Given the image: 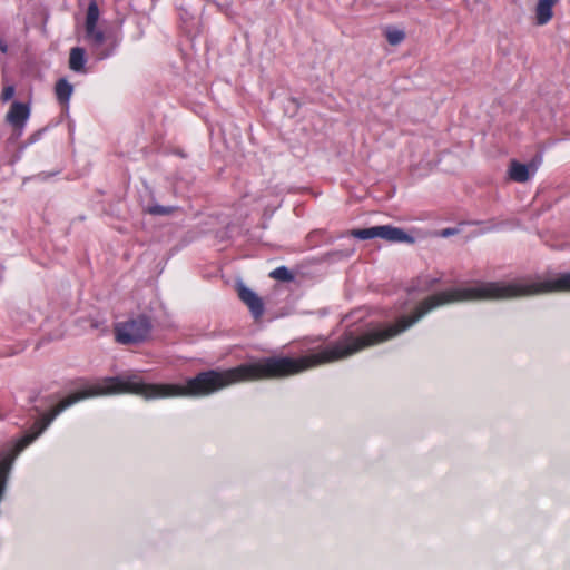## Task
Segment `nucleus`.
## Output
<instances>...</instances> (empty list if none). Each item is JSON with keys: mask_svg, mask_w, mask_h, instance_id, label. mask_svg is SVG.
<instances>
[{"mask_svg": "<svg viewBox=\"0 0 570 570\" xmlns=\"http://www.w3.org/2000/svg\"><path fill=\"white\" fill-rule=\"evenodd\" d=\"M549 292H570V272L542 282H479L472 286L452 288V303L479 299H512Z\"/></svg>", "mask_w": 570, "mask_h": 570, "instance_id": "obj_1", "label": "nucleus"}, {"mask_svg": "<svg viewBox=\"0 0 570 570\" xmlns=\"http://www.w3.org/2000/svg\"><path fill=\"white\" fill-rule=\"evenodd\" d=\"M151 331V322L145 315H139L115 327L116 341L120 344H138L147 340Z\"/></svg>", "mask_w": 570, "mask_h": 570, "instance_id": "obj_2", "label": "nucleus"}, {"mask_svg": "<svg viewBox=\"0 0 570 570\" xmlns=\"http://www.w3.org/2000/svg\"><path fill=\"white\" fill-rule=\"evenodd\" d=\"M29 117L30 107L24 102L13 101L6 115V121L13 128L14 135L20 137Z\"/></svg>", "mask_w": 570, "mask_h": 570, "instance_id": "obj_3", "label": "nucleus"}, {"mask_svg": "<svg viewBox=\"0 0 570 570\" xmlns=\"http://www.w3.org/2000/svg\"><path fill=\"white\" fill-rule=\"evenodd\" d=\"M237 291L238 297L248 306L252 315L259 318L264 313V304L261 297L244 284H238Z\"/></svg>", "mask_w": 570, "mask_h": 570, "instance_id": "obj_4", "label": "nucleus"}, {"mask_svg": "<svg viewBox=\"0 0 570 570\" xmlns=\"http://www.w3.org/2000/svg\"><path fill=\"white\" fill-rule=\"evenodd\" d=\"M377 237L391 243H413L414 238L402 228L391 225L377 226Z\"/></svg>", "mask_w": 570, "mask_h": 570, "instance_id": "obj_5", "label": "nucleus"}, {"mask_svg": "<svg viewBox=\"0 0 570 570\" xmlns=\"http://www.w3.org/2000/svg\"><path fill=\"white\" fill-rule=\"evenodd\" d=\"M538 169L535 164L525 165L518 160H511L509 167V177L517 183H525Z\"/></svg>", "mask_w": 570, "mask_h": 570, "instance_id": "obj_6", "label": "nucleus"}, {"mask_svg": "<svg viewBox=\"0 0 570 570\" xmlns=\"http://www.w3.org/2000/svg\"><path fill=\"white\" fill-rule=\"evenodd\" d=\"M559 0H538L534 8V18L537 26H544L553 18V8Z\"/></svg>", "mask_w": 570, "mask_h": 570, "instance_id": "obj_7", "label": "nucleus"}, {"mask_svg": "<svg viewBox=\"0 0 570 570\" xmlns=\"http://www.w3.org/2000/svg\"><path fill=\"white\" fill-rule=\"evenodd\" d=\"M86 51L81 47H75L70 50L69 68L76 72L85 70Z\"/></svg>", "mask_w": 570, "mask_h": 570, "instance_id": "obj_8", "label": "nucleus"}, {"mask_svg": "<svg viewBox=\"0 0 570 570\" xmlns=\"http://www.w3.org/2000/svg\"><path fill=\"white\" fill-rule=\"evenodd\" d=\"M55 92L58 101L62 105H67L73 92V87L67 81V79L61 78L56 83Z\"/></svg>", "mask_w": 570, "mask_h": 570, "instance_id": "obj_9", "label": "nucleus"}, {"mask_svg": "<svg viewBox=\"0 0 570 570\" xmlns=\"http://www.w3.org/2000/svg\"><path fill=\"white\" fill-rule=\"evenodd\" d=\"M86 39L91 42L95 47H100L105 42V33L97 29V26H85Z\"/></svg>", "mask_w": 570, "mask_h": 570, "instance_id": "obj_10", "label": "nucleus"}, {"mask_svg": "<svg viewBox=\"0 0 570 570\" xmlns=\"http://www.w3.org/2000/svg\"><path fill=\"white\" fill-rule=\"evenodd\" d=\"M385 37L390 45L397 46L405 39V32L395 27H387L385 29Z\"/></svg>", "mask_w": 570, "mask_h": 570, "instance_id": "obj_11", "label": "nucleus"}, {"mask_svg": "<svg viewBox=\"0 0 570 570\" xmlns=\"http://www.w3.org/2000/svg\"><path fill=\"white\" fill-rule=\"evenodd\" d=\"M98 19H99L98 4L96 3V1H91L88 4L85 26H89V28H91L92 26H97Z\"/></svg>", "mask_w": 570, "mask_h": 570, "instance_id": "obj_12", "label": "nucleus"}, {"mask_svg": "<svg viewBox=\"0 0 570 570\" xmlns=\"http://www.w3.org/2000/svg\"><path fill=\"white\" fill-rule=\"evenodd\" d=\"M351 234L353 237L357 239H373L377 237V226H373L370 228L353 229Z\"/></svg>", "mask_w": 570, "mask_h": 570, "instance_id": "obj_13", "label": "nucleus"}, {"mask_svg": "<svg viewBox=\"0 0 570 570\" xmlns=\"http://www.w3.org/2000/svg\"><path fill=\"white\" fill-rule=\"evenodd\" d=\"M269 276L282 282H292L294 279L293 273L286 266L275 268L271 272Z\"/></svg>", "mask_w": 570, "mask_h": 570, "instance_id": "obj_14", "label": "nucleus"}, {"mask_svg": "<svg viewBox=\"0 0 570 570\" xmlns=\"http://www.w3.org/2000/svg\"><path fill=\"white\" fill-rule=\"evenodd\" d=\"M171 212V207H165L161 205H154L148 208V213L151 215H169Z\"/></svg>", "mask_w": 570, "mask_h": 570, "instance_id": "obj_15", "label": "nucleus"}, {"mask_svg": "<svg viewBox=\"0 0 570 570\" xmlns=\"http://www.w3.org/2000/svg\"><path fill=\"white\" fill-rule=\"evenodd\" d=\"M14 92H16V90H14V87H13V86H7V87H4V88H3V90H2V92H1V100H2L3 102L9 101L10 99H12V98H13Z\"/></svg>", "mask_w": 570, "mask_h": 570, "instance_id": "obj_16", "label": "nucleus"}, {"mask_svg": "<svg viewBox=\"0 0 570 570\" xmlns=\"http://www.w3.org/2000/svg\"><path fill=\"white\" fill-rule=\"evenodd\" d=\"M440 282V278H428L426 279V285L429 288L433 287L436 283Z\"/></svg>", "mask_w": 570, "mask_h": 570, "instance_id": "obj_17", "label": "nucleus"}, {"mask_svg": "<svg viewBox=\"0 0 570 570\" xmlns=\"http://www.w3.org/2000/svg\"><path fill=\"white\" fill-rule=\"evenodd\" d=\"M452 234H454V230H453V229H450V228L444 229V230L442 232V235H443V236H450V235H452Z\"/></svg>", "mask_w": 570, "mask_h": 570, "instance_id": "obj_18", "label": "nucleus"}, {"mask_svg": "<svg viewBox=\"0 0 570 570\" xmlns=\"http://www.w3.org/2000/svg\"><path fill=\"white\" fill-rule=\"evenodd\" d=\"M1 50L4 52L6 51V46H1Z\"/></svg>", "mask_w": 570, "mask_h": 570, "instance_id": "obj_19", "label": "nucleus"}]
</instances>
